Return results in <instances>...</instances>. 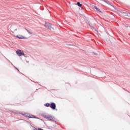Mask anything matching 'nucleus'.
<instances>
[{"instance_id":"0eeeda50","label":"nucleus","mask_w":130,"mask_h":130,"mask_svg":"<svg viewBox=\"0 0 130 130\" xmlns=\"http://www.w3.org/2000/svg\"><path fill=\"white\" fill-rule=\"evenodd\" d=\"M16 37L18 39H25V37L23 36H16Z\"/></svg>"},{"instance_id":"6e6552de","label":"nucleus","mask_w":130,"mask_h":130,"mask_svg":"<svg viewBox=\"0 0 130 130\" xmlns=\"http://www.w3.org/2000/svg\"><path fill=\"white\" fill-rule=\"evenodd\" d=\"M94 9H95V10H96V11H98V12H100V9L99 8H98L97 7L94 6Z\"/></svg>"},{"instance_id":"9b49d317","label":"nucleus","mask_w":130,"mask_h":130,"mask_svg":"<svg viewBox=\"0 0 130 130\" xmlns=\"http://www.w3.org/2000/svg\"><path fill=\"white\" fill-rule=\"evenodd\" d=\"M77 5L78 7H82V4H80V2H77Z\"/></svg>"},{"instance_id":"20e7f679","label":"nucleus","mask_w":130,"mask_h":130,"mask_svg":"<svg viewBox=\"0 0 130 130\" xmlns=\"http://www.w3.org/2000/svg\"><path fill=\"white\" fill-rule=\"evenodd\" d=\"M50 107L53 110H54L56 108V105L54 103H52L50 104Z\"/></svg>"},{"instance_id":"1a4fd4ad","label":"nucleus","mask_w":130,"mask_h":130,"mask_svg":"<svg viewBox=\"0 0 130 130\" xmlns=\"http://www.w3.org/2000/svg\"><path fill=\"white\" fill-rule=\"evenodd\" d=\"M45 106H46V107H49V106H50V104L47 103L45 105Z\"/></svg>"},{"instance_id":"9d476101","label":"nucleus","mask_w":130,"mask_h":130,"mask_svg":"<svg viewBox=\"0 0 130 130\" xmlns=\"http://www.w3.org/2000/svg\"><path fill=\"white\" fill-rule=\"evenodd\" d=\"M25 30L27 31V32H28V34H33V32L29 31V30L27 29H25Z\"/></svg>"},{"instance_id":"7ed1b4c3","label":"nucleus","mask_w":130,"mask_h":130,"mask_svg":"<svg viewBox=\"0 0 130 130\" xmlns=\"http://www.w3.org/2000/svg\"><path fill=\"white\" fill-rule=\"evenodd\" d=\"M27 117L28 118H36L37 119H39V118L32 115V114H28L27 115Z\"/></svg>"},{"instance_id":"f257e3e1","label":"nucleus","mask_w":130,"mask_h":130,"mask_svg":"<svg viewBox=\"0 0 130 130\" xmlns=\"http://www.w3.org/2000/svg\"><path fill=\"white\" fill-rule=\"evenodd\" d=\"M45 27L49 30H51V29L52 28V24H50L49 22H46L45 24Z\"/></svg>"},{"instance_id":"39448f33","label":"nucleus","mask_w":130,"mask_h":130,"mask_svg":"<svg viewBox=\"0 0 130 130\" xmlns=\"http://www.w3.org/2000/svg\"><path fill=\"white\" fill-rule=\"evenodd\" d=\"M45 117L47 118V119H48L49 120H51V121L53 120V117L51 116L46 115L45 116Z\"/></svg>"},{"instance_id":"423d86ee","label":"nucleus","mask_w":130,"mask_h":130,"mask_svg":"<svg viewBox=\"0 0 130 130\" xmlns=\"http://www.w3.org/2000/svg\"><path fill=\"white\" fill-rule=\"evenodd\" d=\"M17 27L15 26V25H12L11 26V31L12 32H15V31H17Z\"/></svg>"},{"instance_id":"f03ea898","label":"nucleus","mask_w":130,"mask_h":130,"mask_svg":"<svg viewBox=\"0 0 130 130\" xmlns=\"http://www.w3.org/2000/svg\"><path fill=\"white\" fill-rule=\"evenodd\" d=\"M16 53L18 56H22V55H24V52H22L21 50H17L16 51Z\"/></svg>"}]
</instances>
